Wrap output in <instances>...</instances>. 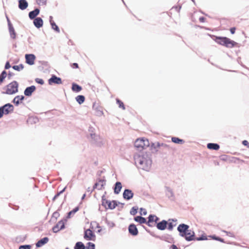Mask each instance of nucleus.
Returning a JSON list of instances; mask_svg holds the SVG:
<instances>
[{"label": "nucleus", "instance_id": "8", "mask_svg": "<svg viewBox=\"0 0 249 249\" xmlns=\"http://www.w3.org/2000/svg\"><path fill=\"white\" fill-rule=\"evenodd\" d=\"M4 113L7 114L14 110V107L10 104H7L2 107Z\"/></svg>", "mask_w": 249, "mask_h": 249}, {"label": "nucleus", "instance_id": "27", "mask_svg": "<svg viewBox=\"0 0 249 249\" xmlns=\"http://www.w3.org/2000/svg\"><path fill=\"white\" fill-rule=\"evenodd\" d=\"M51 19H50V23L52 26V28L55 31H56L57 33H59L60 32L59 29L58 27V26L56 25V24L55 23V22L52 20V17H51Z\"/></svg>", "mask_w": 249, "mask_h": 249}, {"label": "nucleus", "instance_id": "43", "mask_svg": "<svg viewBox=\"0 0 249 249\" xmlns=\"http://www.w3.org/2000/svg\"><path fill=\"white\" fill-rule=\"evenodd\" d=\"M71 67L73 69H77L79 68L77 63H72L71 65Z\"/></svg>", "mask_w": 249, "mask_h": 249}, {"label": "nucleus", "instance_id": "31", "mask_svg": "<svg viewBox=\"0 0 249 249\" xmlns=\"http://www.w3.org/2000/svg\"><path fill=\"white\" fill-rule=\"evenodd\" d=\"M172 141L175 143H180L182 144L184 143V141L182 139H180L177 137H172Z\"/></svg>", "mask_w": 249, "mask_h": 249}, {"label": "nucleus", "instance_id": "5", "mask_svg": "<svg viewBox=\"0 0 249 249\" xmlns=\"http://www.w3.org/2000/svg\"><path fill=\"white\" fill-rule=\"evenodd\" d=\"M102 205L107 209H113L117 205V204L115 201H109L106 199H102Z\"/></svg>", "mask_w": 249, "mask_h": 249}, {"label": "nucleus", "instance_id": "49", "mask_svg": "<svg viewBox=\"0 0 249 249\" xmlns=\"http://www.w3.org/2000/svg\"><path fill=\"white\" fill-rule=\"evenodd\" d=\"M213 239H214L215 240H217L218 241H219L220 242H224V241H223V239L220 238H219V237H213Z\"/></svg>", "mask_w": 249, "mask_h": 249}, {"label": "nucleus", "instance_id": "48", "mask_svg": "<svg viewBox=\"0 0 249 249\" xmlns=\"http://www.w3.org/2000/svg\"><path fill=\"white\" fill-rule=\"evenodd\" d=\"M137 213V210L136 209H134V208H133L132 209V210L130 212V213L132 214H135L136 213Z\"/></svg>", "mask_w": 249, "mask_h": 249}, {"label": "nucleus", "instance_id": "1", "mask_svg": "<svg viewBox=\"0 0 249 249\" xmlns=\"http://www.w3.org/2000/svg\"><path fill=\"white\" fill-rule=\"evenodd\" d=\"M213 39L217 43L229 48H232L237 44L234 41L226 37L214 36Z\"/></svg>", "mask_w": 249, "mask_h": 249}, {"label": "nucleus", "instance_id": "7", "mask_svg": "<svg viewBox=\"0 0 249 249\" xmlns=\"http://www.w3.org/2000/svg\"><path fill=\"white\" fill-rule=\"evenodd\" d=\"M189 226L184 224H180L178 227V230L179 232L180 235L182 236L186 231L189 229Z\"/></svg>", "mask_w": 249, "mask_h": 249}, {"label": "nucleus", "instance_id": "9", "mask_svg": "<svg viewBox=\"0 0 249 249\" xmlns=\"http://www.w3.org/2000/svg\"><path fill=\"white\" fill-rule=\"evenodd\" d=\"M49 83L50 85H51L53 83L56 84H62V80L60 78L57 77L55 75H53L49 80Z\"/></svg>", "mask_w": 249, "mask_h": 249}, {"label": "nucleus", "instance_id": "42", "mask_svg": "<svg viewBox=\"0 0 249 249\" xmlns=\"http://www.w3.org/2000/svg\"><path fill=\"white\" fill-rule=\"evenodd\" d=\"M242 144L245 145V146H248V147H249V142L246 141V140H244L242 142Z\"/></svg>", "mask_w": 249, "mask_h": 249}, {"label": "nucleus", "instance_id": "47", "mask_svg": "<svg viewBox=\"0 0 249 249\" xmlns=\"http://www.w3.org/2000/svg\"><path fill=\"white\" fill-rule=\"evenodd\" d=\"M235 30L236 28L235 27H232L230 29V32L232 34H234L235 33Z\"/></svg>", "mask_w": 249, "mask_h": 249}, {"label": "nucleus", "instance_id": "56", "mask_svg": "<svg viewBox=\"0 0 249 249\" xmlns=\"http://www.w3.org/2000/svg\"><path fill=\"white\" fill-rule=\"evenodd\" d=\"M231 233L229 232V235H231Z\"/></svg>", "mask_w": 249, "mask_h": 249}, {"label": "nucleus", "instance_id": "55", "mask_svg": "<svg viewBox=\"0 0 249 249\" xmlns=\"http://www.w3.org/2000/svg\"><path fill=\"white\" fill-rule=\"evenodd\" d=\"M29 64L30 65H32V64H34V63H29Z\"/></svg>", "mask_w": 249, "mask_h": 249}, {"label": "nucleus", "instance_id": "38", "mask_svg": "<svg viewBox=\"0 0 249 249\" xmlns=\"http://www.w3.org/2000/svg\"><path fill=\"white\" fill-rule=\"evenodd\" d=\"M10 33L11 37H13V38H14L15 37L16 34H15L14 30L13 27L10 28Z\"/></svg>", "mask_w": 249, "mask_h": 249}, {"label": "nucleus", "instance_id": "50", "mask_svg": "<svg viewBox=\"0 0 249 249\" xmlns=\"http://www.w3.org/2000/svg\"><path fill=\"white\" fill-rule=\"evenodd\" d=\"M11 66L10 65V63H6V65L5 66V68L6 69H9Z\"/></svg>", "mask_w": 249, "mask_h": 249}, {"label": "nucleus", "instance_id": "54", "mask_svg": "<svg viewBox=\"0 0 249 249\" xmlns=\"http://www.w3.org/2000/svg\"><path fill=\"white\" fill-rule=\"evenodd\" d=\"M85 195H84V196H83L82 198L83 199V198H84V197H85Z\"/></svg>", "mask_w": 249, "mask_h": 249}, {"label": "nucleus", "instance_id": "34", "mask_svg": "<svg viewBox=\"0 0 249 249\" xmlns=\"http://www.w3.org/2000/svg\"><path fill=\"white\" fill-rule=\"evenodd\" d=\"M78 210H79V208L77 207L75 208L73 210L70 211L68 213V217H70L71 215V214H74L76 212H77L78 211Z\"/></svg>", "mask_w": 249, "mask_h": 249}, {"label": "nucleus", "instance_id": "45", "mask_svg": "<svg viewBox=\"0 0 249 249\" xmlns=\"http://www.w3.org/2000/svg\"><path fill=\"white\" fill-rule=\"evenodd\" d=\"M206 18L203 17H200L199 18V20L200 22H204L206 21Z\"/></svg>", "mask_w": 249, "mask_h": 249}, {"label": "nucleus", "instance_id": "10", "mask_svg": "<svg viewBox=\"0 0 249 249\" xmlns=\"http://www.w3.org/2000/svg\"><path fill=\"white\" fill-rule=\"evenodd\" d=\"M133 193L132 191L128 189L124 190L123 193V196L125 199L129 200L133 197Z\"/></svg>", "mask_w": 249, "mask_h": 249}, {"label": "nucleus", "instance_id": "3", "mask_svg": "<svg viewBox=\"0 0 249 249\" xmlns=\"http://www.w3.org/2000/svg\"><path fill=\"white\" fill-rule=\"evenodd\" d=\"M134 145L138 150H142L149 146V142L146 138H138L135 141Z\"/></svg>", "mask_w": 249, "mask_h": 249}, {"label": "nucleus", "instance_id": "58", "mask_svg": "<svg viewBox=\"0 0 249 249\" xmlns=\"http://www.w3.org/2000/svg\"><path fill=\"white\" fill-rule=\"evenodd\" d=\"M66 249H69L68 248H66Z\"/></svg>", "mask_w": 249, "mask_h": 249}, {"label": "nucleus", "instance_id": "36", "mask_svg": "<svg viewBox=\"0 0 249 249\" xmlns=\"http://www.w3.org/2000/svg\"><path fill=\"white\" fill-rule=\"evenodd\" d=\"M13 68L16 70L20 71L23 68V66L22 64H20L18 66H14L13 67Z\"/></svg>", "mask_w": 249, "mask_h": 249}, {"label": "nucleus", "instance_id": "14", "mask_svg": "<svg viewBox=\"0 0 249 249\" xmlns=\"http://www.w3.org/2000/svg\"><path fill=\"white\" fill-rule=\"evenodd\" d=\"M36 90V87L34 86L27 88L24 90V94L26 96H31L32 93Z\"/></svg>", "mask_w": 249, "mask_h": 249}, {"label": "nucleus", "instance_id": "20", "mask_svg": "<svg viewBox=\"0 0 249 249\" xmlns=\"http://www.w3.org/2000/svg\"><path fill=\"white\" fill-rule=\"evenodd\" d=\"M106 183L104 181L100 180L98 182H96L94 186V188L98 189V190L102 189L105 186Z\"/></svg>", "mask_w": 249, "mask_h": 249}, {"label": "nucleus", "instance_id": "16", "mask_svg": "<svg viewBox=\"0 0 249 249\" xmlns=\"http://www.w3.org/2000/svg\"><path fill=\"white\" fill-rule=\"evenodd\" d=\"M49 241V238L47 237H44L41 240H39L36 244V247L37 248H39L43 245H44L45 244L47 243Z\"/></svg>", "mask_w": 249, "mask_h": 249}, {"label": "nucleus", "instance_id": "22", "mask_svg": "<svg viewBox=\"0 0 249 249\" xmlns=\"http://www.w3.org/2000/svg\"><path fill=\"white\" fill-rule=\"evenodd\" d=\"M219 145L216 143H209L207 144V148L210 149L217 150L219 149Z\"/></svg>", "mask_w": 249, "mask_h": 249}, {"label": "nucleus", "instance_id": "30", "mask_svg": "<svg viewBox=\"0 0 249 249\" xmlns=\"http://www.w3.org/2000/svg\"><path fill=\"white\" fill-rule=\"evenodd\" d=\"M74 249H85V247L83 243L81 242H78L76 243Z\"/></svg>", "mask_w": 249, "mask_h": 249}, {"label": "nucleus", "instance_id": "24", "mask_svg": "<svg viewBox=\"0 0 249 249\" xmlns=\"http://www.w3.org/2000/svg\"><path fill=\"white\" fill-rule=\"evenodd\" d=\"M158 220V218L157 216H156L155 215H150L148 217V221L146 223V224L148 226H150V223L153 222L154 221L156 222Z\"/></svg>", "mask_w": 249, "mask_h": 249}, {"label": "nucleus", "instance_id": "19", "mask_svg": "<svg viewBox=\"0 0 249 249\" xmlns=\"http://www.w3.org/2000/svg\"><path fill=\"white\" fill-rule=\"evenodd\" d=\"M26 62H34L36 56L33 54H27L25 55Z\"/></svg>", "mask_w": 249, "mask_h": 249}, {"label": "nucleus", "instance_id": "12", "mask_svg": "<svg viewBox=\"0 0 249 249\" xmlns=\"http://www.w3.org/2000/svg\"><path fill=\"white\" fill-rule=\"evenodd\" d=\"M28 6V3L26 0H18V7L20 9L23 10L26 9Z\"/></svg>", "mask_w": 249, "mask_h": 249}, {"label": "nucleus", "instance_id": "41", "mask_svg": "<svg viewBox=\"0 0 249 249\" xmlns=\"http://www.w3.org/2000/svg\"><path fill=\"white\" fill-rule=\"evenodd\" d=\"M66 187H65L62 191H61L60 192L58 193L56 195H55V196H54L53 199H55L56 198H57L61 193H62L63 192H64L66 189Z\"/></svg>", "mask_w": 249, "mask_h": 249}, {"label": "nucleus", "instance_id": "35", "mask_svg": "<svg viewBox=\"0 0 249 249\" xmlns=\"http://www.w3.org/2000/svg\"><path fill=\"white\" fill-rule=\"evenodd\" d=\"M47 0H36V3L39 5H45L46 4Z\"/></svg>", "mask_w": 249, "mask_h": 249}, {"label": "nucleus", "instance_id": "37", "mask_svg": "<svg viewBox=\"0 0 249 249\" xmlns=\"http://www.w3.org/2000/svg\"><path fill=\"white\" fill-rule=\"evenodd\" d=\"M95 249V245L93 243L89 242L88 244V246L87 247V249Z\"/></svg>", "mask_w": 249, "mask_h": 249}, {"label": "nucleus", "instance_id": "28", "mask_svg": "<svg viewBox=\"0 0 249 249\" xmlns=\"http://www.w3.org/2000/svg\"><path fill=\"white\" fill-rule=\"evenodd\" d=\"M75 99L79 104L83 103L85 100V98L83 95H78Z\"/></svg>", "mask_w": 249, "mask_h": 249}, {"label": "nucleus", "instance_id": "21", "mask_svg": "<svg viewBox=\"0 0 249 249\" xmlns=\"http://www.w3.org/2000/svg\"><path fill=\"white\" fill-rule=\"evenodd\" d=\"M122 188V184L120 182H117L115 184V187L114 189V193L118 194Z\"/></svg>", "mask_w": 249, "mask_h": 249}, {"label": "nucleus", "instance_id": "17", "mask_svg": "<svg viewBox=\"0 0 249 249\" xmlns=\"http://www.w3.org/2000/svg\"><path fill=\"white\" fill-rule=\"evenodd\" d=\"M167 224L168 223L166 221L162 220L157 224V227L159 230H164L166 229Z\"/></svg>", "mask_w": 249, "mask_h": 249}, {"label": "nucleus", "instance_id": "13", "mask_svg": "<svg viewBox=\"0 0 249 249\" xmlns=\"http://www.w3.org/2000/svg\"><path fill=\"white\" fill-rule=\"evenodd\" d=\"M43 22V20L41 18H36L34 20V24L37 28H39L42 26Z\"/></svg>", "mask_w": 249, "mask_h": 249}, {"label": "nucleus", "instance_id": "25", "mask_svg": "<svg viewBox=\"0 0 249 249\" xmlns=\"http://www.w3.org/2000/svg\"><path fill=\"white\" fill-rule=\"evenodd\" d=\"M64 227L63 223L59 222L57 225L54 227L53 229V231L54 232H57L60 229H62Z\"/></svg>", "mask_w": 249, "mask_h": 249}, {"label": "nucleus", "instance_id": "46", "mask_svg": "<svg viewBox=\"0 0 249 249\" xmlns=\"http://www.w3.org/2000/svg\"><path fill=\"white\" fill-rule=\"evenodd\" d=\"M4 113V110H3L2 107H0V118H1Z\"/></svg>", "mask_w": 249, "mask_h": 249}, {"label": "nucleus", "instance_id": "40", "mask_svg": "<svg viewBox=\"0 0 249 249\" xmlns=\"http://www.w3.org/2000/svg\"><path fill=\"white\" fill-rule=\"evenodd\" d=\"M36 82H37V83L38 84H40L41 85H43L44 84V81L43 79H40V78H36Z\"/></svg>", "mask_w": 249, "mask_h": 249}, {"label": "nucleus", "instance_id": "51", "mask_svg": "<svg viewBox=\"0 0 249 249\" xmlns=\"http://www.w3.org/2000/svg\"><path fill=\"white\" fill-rule=\"evenodd\" d=\"M171 249H178V247L176 245H172L171 246Z\"/></svg>", "mask_w": 249, "mask_h": 249}, {"label": "nucleus", "instance_id": "4", "mask_svg": "<svg viewBox=\"0 0 249 249\" xmlns=\"http://www.w3.org/2000/svg\"><path fill=\"white\" fill-rule=\"evenodd\" d=\"M18 84L16 81H13L7 86L6 93L13 94L18 92Z\"/></svg>", "mask_w": 249, "mask_h": 249}, {"label": "nucleus", "instance_id": "11", "mask_svg": "<svg viewBox=\"0 0 249 249\" xmlns=\"http://www.w3.org/2000/svg\"><path fill=\"white\" fill-rule=\"evenodd\" d=\"M129 233L133 235H136L138 233V231L134 224H131L128 228Z\"/></svg>", "mask_w": 249, "mask_h": 249}, {"label": "nucleus", "instance_id": "23", "mask_svg": "<svg viewBox=\"0 0 249 249\" xmlns=\"http://www.w3.org/2000/svg\"><path fill=\"white\" fill-rule=\"evenodd\" d=\"M134 220L136 221L139 222L140 224H143V223H146V219L144 217H142L140 216H136L134 218Z\"/></svg>", "mask_w": 249, "mask_h": 249}, {"label": "nucleus", "instance_id": "29", "mask_svg": "<svg viewBox=\"0 0 249 249\" xmlns=\"http://www.w3.org/2000/svg\"><path fill=\"white\" fill-rule=\"evenodd\" d=\"M172 222H169L168 225V229L169 230H172L174 227L176 226V222L177 220H174L173 219L172 220Z\"/></svg>", "mask_w": 249, "mask_h": 249}, {"label": "nucleus", "instance_id": "2", "mask_svg": "<svg viewBox=\"0 0 249 249\" xmlns=\"http://www.w3.org/2000/svg\"><path fill=\"white\" fill-rule=\"evenodd\" d=\"M182 237H184L187 241H189L193 240H205L207 239V236L205 235H202L200 237L196 238L194 231L189 229L183 234Z\"/></svg>", "mask_w": 249, "mask_h": 249}, {"label": "nucleus", "instance_id": "32", "mask_svg": "<svg viewBox=\"0 0 249 249\" xmlns=\"http://www.w3.org/2000/svg\"><path fill=\"white\" fill-rule=\"evenodd\" d=\"M7 73L5 71H3L2 72V73L0 75V84H1L3 81Z\"/></svg>", "mask_w": 249, "mask_h": 249}, {"label": "nucleus", "instance_id": "18", "mask_svg": "<svg viewBox=\"0 0 249 249\" xmlns=\"http://www.w3.org/2000/svg\"><path fill=\"white\" fill-rule=\"evenodd\" d=\"M39 10L37 8L35 9L34 11H31L29 13V17L31 19H35L39 13Z\"/></svg>", "mask_w": 249, "mask_h": 249}, {"label": "nucleus", "instance_id": "33", "mask_svg": "<svg viewBox=\"0 0 249 249\" xmlns=\"http://www.w3.org/2000/svg\"><path fill=\"white\" fill-rule=\"evenodd\" d=\"M116 102L118 105H119V107L122 108L123 110L125 109V107L124 106L123 102L122 101L118 99H117Z\"/></svg>", "mask_w": 249, "mask_h": 249}, {"label": "nucleus", "instance_id": "53", "mask_svg": "<svg viewBox=\"0 0 249 249\" xmlns=\"http://www.w3.org/2000/svg\"><path fill=\"white\" fill-rule=\"evenodd\" d=\"M231 236H232H232H234V235H233V234H232V233H231Z\"/></svg>", "mask_w": 249, "mask_h": 249}, {"label": "nucleus", "instance_id": "57", "mask_svg": "<svg viewBox=\"0 0 249 249\" xmlns=\"http://www.w3.org/2000/svg\"><path fill=\"white\" fill-rule=\"evenodd\" d=\"M100 231H101V230H98V232H100Z\"/></svg>", "mask_w": 249, "mask_h": 249}, {"label": "nucleus", "instance_id": "15", "mask_svg": "<svg viewBox=\"0 0 249 249\" xmlns=\"http://www.w3.org/2000/svg\"><path fill=\"white\" fill-rule=\"evenodd\" d=\"M24 99V96L23 95H18L16 96L14 100H13V103L16 105L18 106L19 104H21L22 103L23 100Z\"/></svg>", "mask_w": 249, "mask_h": 249}, {"label": "nucleus", "instance_id": "39", "mask_svg": "<svg viewBox=\"0 0 249 249\" xmlns=\"http://www.w3.org/2000/svg\"><path fill=\"white\" fill-rule=\"evenodd\" d=\"M31 247L30 245H23L19 247V249H31Z\"/></svg>", "mask_w": 249, "mask_h": 249}, {"label": "nucleus", "instance_id": "26", "mask_svg": "<svg viewBox=\"0 0 249 249\" xmlns=\"http://www.w3.org/2000/svg\"><path fill=\"white\" fill-rule=\"evenodd\" d=\"M71 89L73 91L78 92L82 90V88L78 85L73 83L72 85Z\"/></svg>", "mask_w": 249, "mask_h": 249}, {"label": "nucleus", "instance_id": "6", "mask_svg": "<svg viewBox=\"0 0 249 249\" xmlns=\"http://www.w3.org/2000/svg\"><path fill=\"white\" fill-rule=\"evenodd\" d=\"M84 238L87 240L94 241L96 237L91 230L88 229L85 231Z\"/></svg>", "mask_w": 249, "mask_h": 249}, {"label": "nucleus", "instance_id": "44", "mask_svg": "<svg viewBox=\"0 0 249 249\" xmlns=\"http://www.w3.org/2000/svg\"><path fill=\"white\" fill-rule=\"evenodd\" d=\"M146 213H147V212L145 209H143L142 208L141 209V214H143V215H145L146 214Z\"/></svg>", "mask_w": 249, "mask_h": 249}, {"label": "nucleus", "instance_id": "52", "mask_svg": "<svg viewBox=\"0 0 249 249\" xmlns=\"http://www.w3.org/2000/svg\"><path fill=\"white\" fill-rule=\"evenodd\" d=\"M140 163L141 164H142V161H140Z\"/></svg>", "mask_w": 249, "mask_h": 249}]
</instances>
